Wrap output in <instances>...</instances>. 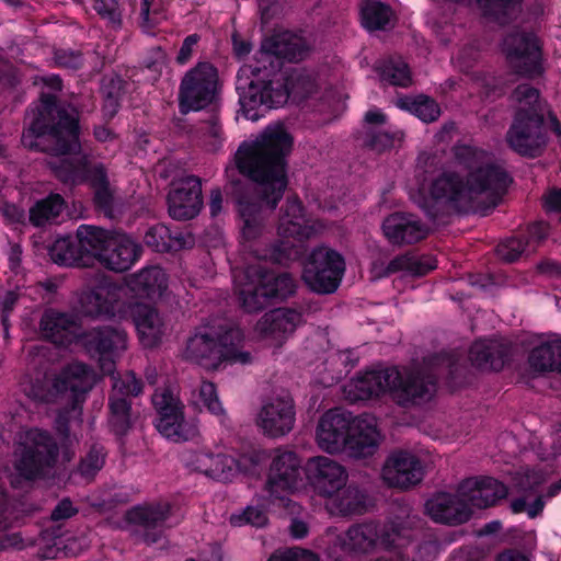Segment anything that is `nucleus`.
<instances>
[{
  "label": "nucleus",
  "mask_w": 561,
  "mask_h": 561,
  "mask_svg": "<svg viewBox=\"0 0 561 561\" xmlns=\"http://www.w3.org/2000/svg\"><path fill=\"white\" fill-rule=\"evenodd\" d=\"M380 440L376 421L369 415L356 416L343 451L355 459L373 456Z\"/></svg>",
  "instance_id": "2f4dec72"
},
{
  "label": "nucleus",
  "mask_w": 561,
  "mask_h": 561,
  "mask_svg": "<svg viewBox=\"0 0 561 561\" xmlns=\"http://www.w3.org/2000/svg\"><path fill=\"white\" fill-rule=\"evenodd\" d=\"M528 363L536 371L557 370L561 375V340H552L533 348Z\"/></svg>",
  "instance_id": "c03bdc74"
},
{
  "label": "nucleus",
  "mask_w": 561,
  "mask_h": 561,
  "mask_svg": "<svg viewBox=\"0 0 561 561\" xmlns=\"http://www.w3.org/2000/svg\"><path fill=\"white\" fill-rule=\"evenodd\" d=\"M142 390L141 381L136 377L133 371H128L123 376L114 378L113 392L111 396H138Z\"/></svg>",
  "instance_id": "680f3d73"
},
{
  "label": "nucleus",
  "mask_w": 561,
  "mask_h": 561,
  "mask_svg": "<svg viewBox=\"0 0 561 561\" xmlns=\"http://www.w3.org/2000/svg\"><path fill=\"white\" fill-rule=\"evenodd\" d=\"M108 424L117 435H125L131 427L130 401L125 397L110 396L108 399Z\"/></svg>",
  "instance_id": "603ef678"
},
{
  "label": "nucleus",
  "mask_w": 561,
  "mask_h": 561,
  "mask_svg": "<svg viewBox=\"0 0 561 561\" xmlns=\"http://www.w3.org/2000/svg\"><path fill=\"white\" fill-rule=\"evenodd\" d=\"M57 446L53 437L38 428L22 430L14 442V468L21 477L32 480L54 465Z\"/></svg>",
  "instance_id": "9b49d317"
},
{
  "label": "nucleus",
  "mask_w": 561,
  "mask_h": 561,
  "mask_svg": "<svg viewBox=\"0 0 561 561\" xmlns=\"http://www.w3.org/2000/svg\"><path fill=\"white\" fill-rule=\"evenodd\" d=\"M391 16V7L378 0H366L360 8L362 24L368 31L385 30Z\"/></svg>",
  "instance_id": "3c124183"
},
{
  "label": "nucleus",
  "mask_w": 561,
  "mask_h": 561,
  "mask_svg": "<svg viewBox=\"0 0 561 561\" xmlns=\"http://www.w3.org/2000/svg\"><path fill=\"white\" fill-rule=\"evenodd\" d=\"M248 77L237 78L236 91L239 95L240 112L244 118L256 122L272 110L286 104L285 85L278 83L274 76L270 79Z\"/></svg>",
  "instance_id": "f8f14e48"
},
{
  "label": "nucleus",
  "mask_w": 561,
  "mask_h": 561,
  "mask_svg": "<svg viewBox=\"0 0 561 561\" xmlns=\"http://www.w3.org/2000/svg\"><path fill=\"white\" fill-rule=\"evenodd\" d=\"M293 146V136L278 124L266 127L254 141L241 142L236 152L237 169L245 179L232 180L230 194L241 219L242 238L248 242L264 230L263 210H275L284 196Z\"/></svg>",
  "instance_id": "f257e3e1"
},
{
  "label": "nucleus",
  "mask_w": 561,
  "mask_h": 561,
  "mask_svg": "<svg viewBox=\"0 0 561 561\" xmlns=\"http://www.w3.org/2000/svg\"><path fill=\"white\" fill-rule=\"evenodd\" d=\"M420 525L421 519L410 513L405 519L397 517L382 527L376 522L354 524L344 534L342 547L355 554L373 553L378 548L389 549L400 546L399 540L405 537V530L417 528Z\"/></svg>",
  "instance_id": "1a4fd4ad"
},
{
  "label": "nucleus",
  "mask_w": 561,
  "mask_h": 561,
  "mask_svg": "<svg viewBox=\"0 0 561 561\" xmlns=\"http://www.w3.org/2000/svg\"><path fill=\"white\" fill-rule=\"evenodd\" d=\"M171 511L172 506L167 501L130 508L126 519L131 526V536L147 545L159 542L164 537L165 522L170 518Z\"/></svg>",
  "instance_id": "dca6fc26"
},
{
  "label": "nucleus",
  "mask_w": 561,
  "mask_h": 561,
  "mask_svg": "<svg viewBox=\"0 0 561 561\" xmlns=\"http://www.w3.org/2000/svg\"><path fill=\"white\" fill-rule=\"evenodd\" d=\"M230 522L234 526L249 524L254 527H263L267 523V516L263 510L249 506L242 515H232Z\"/></svg>",
  "instance_id": "0e129e2a"
},
{
  "label": "nucleus",
  "mask_w": 561,
  "mask_h": 561,
  "mask_svg": "<svg viewBox=\"0 0 561 561\" xmlns=\"http://www.w3.org/2000/svg\"><path fill=\"white\" fill-rule=\"evenodd\" d=\"M118 284L103 275L91 278L78 295V310L90 318L113 317L122 297Z\"/></svg>",
  "instance_id": "2eb2a0df"
},
{
  "label": "nucleus",
  "mask_w": 561,
  "mask_h": 561,
  "mask_svg": "<svg viewBox=\"0 0 561 561\" xmlns=\"http://www.w3.org/2000/svg\"><path fill=\"white\" fill-rule=\"evenodd\" d=\"M320 225L311 219L300 198L293 194L286 197L285 204L280 207V214L277 225V233L279 238L287 240H278L270 245H295L293 242H305L311 239L319 230Z\"/></svg>",
  "instance_id": "f3484780"
},
{
  "label": "nucleus",
  "mask_w": 561,
  "mask_h": 561,
  "mask_svg": "<svg viewBox=\"0 0 561 561\" xmlns=\"http://www.w3.org/2000/svg\"><path fill=\"white\" fill-rule=\"evenodd\" d=\"M381 474L389 486L409 489L422 481L424 466L416 455L408 450H396L385 461Z\"/></svg>",
  "instance_id": "393cba45"
},
{
  "label": "nucleus",
  "mask_w": 561,
  "mask_h": 561,
  "mask_svg": "<svg viewBox=\"0 0 561 561\" xmlns=\"http://www.w3.org/2000/svg\"><path fill=\"white\" fill-rule=\"evenodd\" d=\"M513 181V176L505 170V168L496 163L480 165L471 171L467 176L469 193H489L494 199V206H496V204L506 194Z\"/></svg>",
  "instance_id": "bb28decb"
},
{
  "label": "nucleus",
  "mask_w": 561,
  "mask_h": 561,
  "mask_svg": "<svg viewBox=\"0 0 561 561\" xmlns=\"http://www.w3.org/2000/svg\"><path fill=\"white\" fill-rule=\"evenodd\" d=\"M93 9L113 28L122 27V11L117 0H94Z\"/></svg>",
  "instance_id": "bf43d9fd"
},
{
  "label": "nucleus",
  "mask_w": 561,
  "mask_h": 561,
  "mask_svg": "<svg viewBox=\"0 0 561 561\" xmlns=\"http://www.w3.org/2000/svg\"><path fill=\"white\" fill-rule=\"evenodd\" d=\"M221 83L218 69L209 61H199L181 79L178 107L182 115L204 110L216 111L220 104Z\"/></svg>",
  "instance_id": "6e6552de"
},
{
  "label": "nucleus",
  "mask_w": 561,
  "mask_h": 561,
  "mask_svg": "<svg viewBox=\"0 0 561 561\" xmlns=\"http://www.w3.org/2000/svg\"><path fill=\"white\" fill-rule=\"evenodd\" d=\"M426 514L435 522L446 525H460L466 523L472 511L469 504L457 491L455 494L440 492L425 503Z\"/></svg>",
  "instance_id": "c756f323"
},
{
  "label": "nucleus",
  "mask_w": 561,
  "mask_h": 561,
  "mask_svg": "<svg viewBox=\"0 0 561 561\" xmlns=\"http://www.w3.org/2000/svg\"><path fill=\"white\" fill-rule=\"evenodd\" d=\"M152 404L158 413V417L164 414L172 415L183 411L181 401L168 389H158L152 396Z\"/></svg>",
  "instance_id": "4d7b16f0"
},
{
  "label": "nucleus",
  "mask_w": 561,
  "mask_h": 561,
  "mask_svg": "<svg viewBox=\"0 0 561 561\" xmlns=\"http://www.w3.org/2000/svg\"><path fill=\"white\" fill-rule=\"evenodd\" d=\"M262 50L279 60L298 62L308 56L309 46L304 37L286 31L265 38Z\"/></svg>",
  "instance_id": "72a5a7b5"
},
{
  "label": "nucleus",
  "mask_w": 561,
  "mask_h": 561,
  "mask_svg": "<svg viewBox=\"0 0 561 561\" xmlns=\"http://www.w3.org/2000/svg\"><path fill=\"white\" fill-rule=\"evenodd\" d=\"M299 311L288 308H278L266 312L255 324V332L274 346H280L301 323Z\"/></svg>",
  "instance_id": "cd10ccee"
},
{
  "label": "nucleus",
  "mask_w": 561,
  "mask_h": 561,
  "mask_svg": "<svg viewBox=\"0 0 561 561\" xmlns=\"http://www.w3.org/2000/svg\"><path fill=\"white\" fill-rule=\"evenodd\" d=\"M485 20L501 26L513 23L519 15L525 0H474Z\"/></svg>",
  "instance_id": "e433bc0d"
},
{
  "label": "nucleus",
  "mask_w": 561,
  "mask_h": 561,
  "mask_svg": "<svg viewBox=\"0 0 561 561\" xmlns=\"http://www.w3.org/2000/svg\"><path fill=\"white\" fill-rule=\"evenodd\" d=\"M198 397L203 405L217 416H225V409L218 398L215 383L203 381L198 388Z\"/></svg>",
  "instance_id": "052dcab7"
},
{
  "label": "nucleus",
  "mask_w": 561,
  "mask_h": 561,
  "mask_svg": "<svg viewBox=\"0 0 561 561\" xmlns=\"http://www.w3.org/2000/svg\"><path fill=\"white\" fill-rule=\"evenodd\" d=\"M39 327L44 337L55 344H65L76 335L79 324L73 314L48 310L43 314Z\"/></svg>",
  "instance_id": "c9c22d12"
},
{
  "label": "nucleus",
  "mask_w": 561,
  "mask_h": 561,
  "mask_svg": "<svg viewBox=\"0 0 561 561\" xmlns=\"http://www.w3.org/2000/svg\"><path fill=\"white\" fill-rule=\"evenodd\" d=\"M333 500L334 507L341 515L363 514L366 512V494L356 485L350 484L337 491Z\"/></svg>",
  "instance_id": "8fccbe9b"
},
{
  "label": "nucleus",
  "mask_w": 561,
  "mask_h": 561,
  "mask_svg": "<svg viewBox=\"0 0 561 561\" xmlns=\"http://www.w3.org/2000/svg\"><path fill=\"white\" fill-rule=\"evenodd\" d=\"M167 202L169 215L173 219L188 220L196 217L203 206L201 179L188 175L174 182Z\"/></svg>",
  "instance_id": "5701e85b"
},
{
  "label": "nucleus",
  "mask_w": 561,
  "mask_h": 561,
  "mask_svg": "<svg viewBox=\"0 0 561 561\" xmlns=\"http://www.w3.org/2000/svg\"><path fill=\"white\" fill-rule=\"evenodd\" d=\"M157 430L168 439L175 443L192 439L197 435V428L194 424L184 420L183 411L175 414L158 417Z\"/></svg>",
  "instance_id": "49530a36"
},
{
  "label": "nucleus",
  "mask_w": 561,
  "mask_h": 561,
  "mask_svg": "<svg viewBox=\"0 0 561 561\" xmlns=\"http://www.w3.org/2000/svg\"><path fill=\"white\" fill-rule=\"evenodd\" d=\"M307 476L318 493L332 497L345 486L348 473L344 466L327 456H316L307 462Z\"/></svg>",
  "instance_id": "a878e982"
},
{
  "label": "nucleus",
  "mask_w": 561,
  "mask_h": 561,
  "mask_svg": "<svg viewBox=\"0 0 561 561\" xmlns=\"http://www.w3.org/2000/svg\"><path fill=\"white\" fill-rule=\"evenodd\" d=\"M296 411L289 396H278L265 402L257 414L256 425L263 434L277 438L288 434L295 425Z\"/></svg>",
  "instance_id": "4be33fe9"
},
{
  "label": "nucleus",
  "mask_w": 561,
  "mask_h": 561,
  "mask_svg": "<svg viewBox=\"0 0 561 561\" xmlns=\"http://www.w3.org/2000/svg\"><path fill=\"white\" fill-rule=\"evenodd\" d=\"M94 385V373L85 364L71 363L59 373L49 376L36 371L21 380L23 393L38 403H64L76 408Z\"/></svg>",
  "instance_id": "423d86ee"
},
{
  "label": "nucleus",
  "mask_w": 561,
  "mask_h": 561,
  "mask_svg": "<svg viewBox=\"0 0 561 561\" xmlns=\"http://www.w3.org/2000/svg\"><path fill=\"white\" fill-rule=\"evenodd\" d=\"M127 334L113 327L93 328L82 335V344L91 357L98 358L105 374L114 370L115 358L126 350Z\"/></svg>",
  "instance_id": "6ab92c4d"
},
{
  "label": "nucleus",
  "mask_w": 561,
  "mask_h": 561,
  "mask_svg": "<svg viewBox=\"0 0 561 561\" xmlns=\"http://www.w3.org/2000/svg\"><path fill=\"white\" fill-rule=\"evenodd\" d=\"M515 95L519 102L527 105L526 107H535L543 113V103L540 99V91L537 88L529 84H519L515 89Z\"/></svg>",
  "instance_id": "69168bd1"
},
{
  "label": "nucleus",
  "mask_w": 561,
  "mask_h": 561,
  "mask_svg": "<svg viewBox=\"0 0 561 561\" xmlns=\"http://www.w3.org/2000/svg\"><path fill=\"white\" fill-rule=\"evenodd\" d=\"M278 83L285 85L286 102L291 99L296 103L307 100L317 88L314 78L302 70H294L287 75H275Z\"/></svg>",
  "instance_id": "37998d69"
},
{
  "label": "nucleus",
  "mask_w": 561,
  "mask_h": 561,
  "mask_svg": "<svg viewBox=\"0 0 561 561\" xmlns=\"http://www.w3.org/2000/svg\"><path fill=\"white\" fill-rule=\"evenodd\" d=\"M262 252L260 257L283 266L300 260L301 279L320 295L335 293L346 268L343 255L332 248H262Z\"/></svg>",
  "instance_id": "20e7f679"
},
{
  "label": "nucleus",
  "mask_w": 561,
  "mask_h": 561,
  "mask_svg": "<svg viewBox=\"0 0 561 561\" xmlns=\"http://www.w3.org/2000/svg\"><path fill=\"white\" fill-rule=\"evenodd\" d=\"M458 492L472 511V507L486 508L495 505L499 500L506 497L507 488L494 478L480 477L463 480Z\"/></svg>",
  "instance_id": "7c9ffc66"
},
{
  "label": "nucleus",
  "mask_w": 561,
  "mask_h": 561,
  "mask_svg": "<svg viewBox=\"0 0 561 561\" xmlns=\"http://www.w3.org/2000/svg\"><path fill=\"white\" fill-rule=\"evenodd\" d=\"M142 248H91L93 264L99 262L102 266L114 271L128 270L140 256Z\"/></svg>",
  "instance_id": "4c0bfd02"
},
{
  "label": "nucleus",
  "mask_w": 561,
  "mask_h": 561,
  "mask_svg": "<svg viewBox=\"0 0 561 561\" xmlns=\"http://www.w3.org/2000/svg\"><path fill=\"white\" fill-rule=\"evenodd\" d=\"M93 204L105 216H112L114 210V193L110 185L93 190Z\"/></svg>",
  "instance_id": "338daca9"
},
{
  "label": "nucleus",
  "mask_w": 561,
  "mask_h": 561,
  "mask_svg": "<svg viewBox=\"0 0 561 561\" xmlns=\"http://www.w3.org/2000/svg\"><path fill=\"white\" fill-rule=\"evenodd\" d=\"M184 460L192 470L222 482L230 481L238 471L254 473L259 465L256 456L243 455L236 459L222 453L214 454L204 450L188 453Z\"/></svg>",
  "instance_id": "4468645a"
},
{
  "label": "nucleus",
  "mask_w": 561,
  "mask_h": 561,
  "mask_svg": "<svg viewBox=\"0 0 561 561\" xmlns=\"http://www.w3.org/2000/svg\"><path fill=\"white\" fill-rule=\"evenodd\" d=\"M76 237L78 245H139L127 236L119 241L114 240L113 232L93 225H80Z\"/></svg>",
  "instance_id": "de8ad7c7"
},
{
  "label": "nucleus",
  "mask_w": 561,
  "mask_h": 561,
  "mask_svg": "<svg viewBox=\"0 0 561 561\" xmlns=\"http://www.w3.org/2000/svg\"><path fill=\"white\" fill-rule=\"evenodd\" d=\"M300 469V459L294 451L279 450L270 466L266 491L272 497L285 501L286 495L297 489L301 481Z\"/></svg>",
  "instance_id": "aec40b11"
},
{
  "label": "nucleus",
  "mask_w": 561,
  "mask_h": 561,
  "mask_svg": "<svg viewBox=\"0 0 561 561\" xmlns=\"http://www.w3.org/2000/svg\"><path fill=\"white\" fill-rule=\"evenodd\" d=\"M449 365L444 356H434L424 366L387 367L369 370L347 385L352 400H368L389 393L402 408H411L428 402L437 390V374L440 366Z\"/></svg>",
  "instance_id": "f03ea898"
},
{
  "label": "nucleus",
  "mask_w": 561,
  "mask_h": 561,
  "mask_svg": "<svg viewBox=\"0 0 561 561\" xmlns=\"http://www.w3.org/2000/svg\"><path fill=\"white\" fill-rule=\"evenodd\" d=\"M54 60L57 67L78 70L83 65V55L73 49H56Z\"/></svg>",
  "instance_id": "e2e57ef3"
},
{
  "label": "nucleus",
  "mask_w": 561,
  "mask_h": 561,
  "mask_svg": "<svg viewBox=\"0 0 561 561\" xmlns=\"http://www.w3.org/2000/svg\"><path fill=\"white\" fill-rule=\"evenodd\" d=\"M126 81L118 76L103 79L104 116L113 118L117 114L123 96L126 93Z\"/></svg>",
  "instance_id": "864d4df0"
},
{
  "label": "nucleus",
  "mask_w": 561,
  "mask_h": 561,
  "mask_svg": "<svg viewBox=\"0 0 561 561\" xmlns=\"http://www.w3.org/2000/svg\"><path fill=\"white\" fill-rule=\"evenodd\" d=\"M382 230L392 245H414L426 238L428 228L410 213H393L385 218Z\"/></svg>",
  "instance_id": "c85d7f7f"
},
{
  "label": "nucleus",
  "mask_w": 561,
  "mask_h": 561,
  "mask_svg": "<svg viewBox=\"0 0 561 561\" xmlns=\"http://www.w3.org/2000/svg\"><path fill=\"white\" fill-rule=\"evenodd\" d=\"M49 169L64 184L89 183L92 190L110 185L106 167L101 162L92 163L87 154L49 162Z\"/></svg>",
  "instance_id": "a211bd4d"
},
{
  "label": "nucleus",
  "mask_w": 561,
  "mask_h": 561,
  "mask_svg": "<svg viewBox=\"0 0 561 561\" xmlns=\"http://www.w3.org/2000/svg\"><path fill=\"white\" fill-rule=\"evenodd\" d=\"M242 252V257L263 260L257 254H263L262 248L255 252L252 248ZM236 290L241 306L248 312H256L265 308L272 300H283L291 296L296 289V283L288 273L275 274L266 271L261 263L236 262L231 266Z\"/></svg>",
  "instance_id": "39448f33"
},
{
  "label": "nucleus",
  "mask_w": 561,
  "mask_h": 561,
  "mask_svg": "<svg viewBox=\"0 0 561 561\" xmlns=\"http://www.w3.org/2000/svg\"><path fill=\"white\" fill-rule=\"evenodd\" d=\"M105 461L104 448L100 445H93L79 465L81 476L93 478L100 471Z\"/></svg>",
  "instance_id": "13d9d810"
},
{
  "label": "nucleus",
  "mask_w": 561,
  "mask_h": 561,
  "mask_svg": "<svg viewBox=\"0 0 561 561\" xmlns=\"http://www.w3.org/2000/svg\"><path fill=\"white\" fill-rule=\"evenodd\" d=\"M401 131H376L369 129L364 139V146L373 151L381 153L393 147L394 141L400 139Z\"/></svg>",
  "instance_id": "6e6d98bb"
},
{
  "label": "nucleus",
  "mask_w": 561,
  "mask_h": 561,
  "mask_svg": "<svg viewBox=\"0 0 561 561\" xmlns=\"http://www.w3.org/2000/svg\"><path fill=\"white\" fill-rule=\"evenodd\" d=\"M375 71L381 81L391 85L408 88L412 84L411 69L401 56H388L378 60Z\"/></svg>",
  "instance_id": "79ce46f5"
},
{
  "label": "nucleus",
  "mask_w": 561,
  "mask_h": 561,
  "mask_svg": "<svg viewBox=\"0 0 561 561\" xmlns=\"http://www.w3.org/2000/svg\"><path fill=\"white\" fill-rule=\"evenodd\" d=\"M436 259L430 254H422L416 250H409L392 259V271L405 273L411 276H423L435 270Z\"/></svg>",
  "instance_id": "a18cd8bd"
},
{
  "label": "nucleus",
  "mask_w": 561,
  "mask_h": 561,
  "mask_svg": "<svg viewBox=\"0 0 561 561\" xmlns=\"http://www.w3.org/2000/svg\"><path fill=\"white\" fill-rule=\"evenodd\" d=\"M21 140L31 151L54 157L78 156L81 152L79 121L60 106L53 94H42L38 113Z\"/></svg>",
  "instance_id": "7ed1b4c3"
},
{
  "label": "nucleus",
  "mask_w": 561,
  "mask_h": 561,
  "mask_svg": "<svg viewBox=\"0 0 561 561\" xmlns=\"http://www.w3.org/2000/svg\"><path fill=\"white\" fill-rule=\"evenodd\" d=\"M133 317L141 342L147 347L154 346L167 330L165 322L156 308L137 304L133 309Z\"/></svg>",
  "instance_id": "f704fd0d"
},
{
  "label": "nucleus",
  "mask_w": 561,
  "mask_h": 561,
  "mask_svg": "<svg viewBox=\"0 0 561 561\" xmlns=\"http://www.w3.org/2000/svg\"><path fill=\"white\" fill-rule=\"evenodd\" d=\"M66 207L67 203L59 193H50L30 208L28 220L34 227H44L57 221Z\"/></svg>",
  "instance_id": "ea45409f"
},
{
  "label": "nucleus",
  "mask_w": 561,
  "mask_h": 561,
  "mask_svg": "<svg viewBox=\"0 0 561 561\" xmlns=\"http://www.w3.org/2000/svg\"><path fill=\"white\" fill-rule=\"evenodd\" d=\"M128 289L139 298L156 300L161 298L169 286L168 275L159 266H149L125 278Z\"/></svg>",
  "instance_id": "473e14b6"
},
{
  "label": "nucleus",
  "mask_w": 561,
  "mask_h": 561,
  "mask_svg": "<svg viewBox=\"0 0 561 561\" xmlns=\"http://www.w3.org/2000/svg\"><path fill=\"white\" fill-rule=\"evenodd\" d=\"M468 193L467 181L465 182L455 172H444L432 182L428 195L423 190H419L414 201L427 215L434 216L435 204L457 203L463 201Z\"/></svg>",
  "instance_id": "b1692460"
},
{
  "label": "nucleus",
  "mask_w": 561,
  "mask_h": 561,
  "mask_svg": "<svg viewBox=\"0 0 561 561\" xmlns=\"http://www.w3.org/2000/svg\"><path fill=\"white\" fill-rule=\"evenodd\" d=\"M355 419L356 416L351 412L340 409L325 412L317 426L316 438L318 446L329 454L343 451Z\"/></svg>",
  "instance_id": "412c9836"
},
{
  "label": "nucleus",
  "mask_w": 561,
  "mask_h": 561,
  "mask_svg": "<svg viewBox=\"0 0 561 561\" xmlns=\"http://www.w3.org/2000/svg\"><path fill=\"white\" fill-rule=\"evenodd\" d=\"M49 259L59 266L90 267L93 266L91 248H45Z\"/></svg>",
  "instance_id": "09e8293b"
},
{
  "label": "nucleus",
  "mask_w": 561,
  "mask_h": 561,
  "mask_svg": "<svg viewBox=\"0 0 561 561\" xmlns=\"http://www.w3.org/2000/svg\"><path fill=\"white\" fill-rule=\"evenodd\" d=\"M243 334L239 328L224 321L198 328L187 340L184 355L207 369H217L220 364H248L251 354L242 351Z\"/></svg>",
  "instance_id": "0eeeda50"
},
{
  "label": "nucleus",
  "mask_w": 561,
  "mask_h": 561,
  "mask_svg": "<svg viewBox=\"0 0 561 561\" xmlns=\"http://www.w3.org/2000/svg\"><path fill=\"white\" fill-rule=\"evenodd\" d=\"M267 561H318V558L311 551L294 548L276 551Z\"/></svg>",
  "instance_id": "774afa93"
},
{
  "label": "nucleus",
  "mask_w": 561,
  "mask_h": 561,
  "mask_svg": "<svg viewBox=\"0 0 561 561\" xmlns=\"http://www.w3.org/2000/svg\"><path fill=\"white\" fill-rule=\"evenodd\" d=\"M505 350L496 341H477L469 351L472 364L481 369L500 370L504 366Z\"/></svg>",
  "instance_id": "58836bf2"
},
{
  "label": "nucleus",
  "mask_w": 561,
  "mask_h": 561,
  "mask_svg": "<svg viewBox=\"0 0 561 561\" xmlns=\"http://www.w3.org/2000/svg\"><path fill=\"white\" fill-rule=\"evenodd\" d=\"M501 50L513 75L530 81L545 77L547 61L543 44L536 33L520 28L512 30L503 37Z\"/></svg>",
  "instance_id": "9d476101"
},
{
  "label": "nucleus",
  "mask_w": 561,
  "mask_h": 561,
  "mask_svg": "<svg viewBox=\"0 0 561 561\" xmlns=\"http://www.w3.org/2000/svg\"><path fill=\"white\" fill-rule=\"evenodd\" d=\"M173 242H176V245H186L181 232L173 234L171 229L163 224L151 226L144 238V245H172Z\"/></svg>",
  "instance_id": "5fc2aeb1"
},
{
  "label": "nucleus",
  "mask_w": 561,
  "mask_h": 561,
  "mask_svg": "<svg viewBox=\"0 0 561 561\" xmlns=\"http://www.w3.org/2000/svg\"><path fill=\"white\" fill-rule=\"evenodd\" d=\"M505 140L508 148L520 157H540L548 142L543 113L535 107H519L515 112Z\"/></svg>",
  "instance_id": "ddd939ff"
},
{
  "label": "nucleus",
  "mask_w": 561,
  "mask_h": 561,
  "mask_svg": "<svg viewBox=\"0 0 561 561\" xmlns=\"http://www.w3.org/2000/svg\"><path fill=\"white\" fill-rule=\"evenodd\" d=\"M396 105L426 124L436 122L442 114L439 104L433 98L425 94L400 95L396 101Z\"/></svg>",
  "instance_id": "a19ab883"
}]
</instances>
